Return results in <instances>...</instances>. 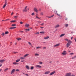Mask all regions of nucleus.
I'll return each instance as SVG.
<instances>
[{
	"label": "nucleus",
	"instance_id": "obj_13",
	"mask_svg": "<svg viewBox=\"0 0 76 76\" xmlns=\"http://www.w3.org/2000/svg\"><path fill=\"white\" fill-rule=\"evenodd\" d=\"M59 45H60V44H57L56 45H55L54 46V47H58V46H59Z\"/></svg>",
	"mask_w": 76,
	"mask_h": 76
},
{
	"label": "nucleus",
	"instance_id": "obj_49",
	"mask_svg": "<svg viewBox=\"0 0 76 76\" xmlns=\"http://www.w3.org/2000/svg\"><path fill=\"white\" fill-rule=\"evenodd\" d=\"M16 63H17L16 62H15L13 63V64H16Z\"/></svg>",
	"mask_w": 76,
	"mask_h": 76
},
{
	"label": "nucleus",
	"instance_id": "obj_2",
	"mask_svg": "<svg viewBox=\"0 0 76 76\" xmlns=\"http://www.w3.org/2000/svg\"><path fill=\"white\" fill-rule=\"evenodd\" d=\"M63 55V56H65V55H66L67 54V53H66V51L64 50L63 51V53H61Z\"/></svg>",
	"mask_w": 76,
	"mask_h": 76
},
{
	"label": "nucleus",
	"instance_id": "obj_21",
	"mask_svg": "<svg viewBox=\"0 0 76 76\" xmlns=\"http://www.w3.org/2000/svg\"><path fill=\"white\" fill-rule=\"evenodd\" d=\"M65 41H66L69 42L70 41V40H68V39H65Z\"/></svg>",
	"mask_w": 76,
	"mask_h": 76
},
{
	"label": "nucleus",
	"instance_id": "obj_39",
	"mask_svg": "<svg viewBox=\"0 0 76 76\" xmlns=\"http://www.w3.org/2000/svg\"><path fill=\"white\" fill-rule=\"evenodd\" d=\"M13 53H14V54H16L17 53H18V52H13Z\"/></svg>",
	"mask_w": 76,
	"mask_h": 76
},
{
	"label": "nucleus",
	"instance_id": "obj_34",
	"mask_svg": "<svg viewBox=\"0 0 76 76\" xmlns=\"http://www.w3.org/2000/svg\"><path fill=\"white\" fill-rule=\"evenodd\" d=\"M6 5H6V4H4L3 7V8H4V7H6Z\"/></svg>",
	"mask_w": 76,
	"mask_h": 76
},
{
	"label": "nucleus",
	"instance_id": "obj_53",
	"mask_svg": "<svg viewBox=\"0 0 76 76\" xmlns=\"http://www.w3.org/2000/svg\"><path fill=\"white\" fill-rule=\"evenodd\" d=\"M44 24V23H42V24H41V25H43Z\"/></svg>",
	"mask_w": 76,
	"mask_h": 76
},
{
	"label": "nucleus",
	"instance_id": "obj_63",
	"mask_svg": "<svg viewBox=\"0 0 76 76\" xmlns=\"http://www.w3.org/2000/svg\"><path fill=\"white\" fill-rule=\"evenodd\" d=\"M2 70V69H0V72H1Z\"/></svg>",
	"mask_w": 76,
	"mask_h": 76
},
{
	"label": "nucleus",
	"instance_id": "obj_47",
	"mask_svg": "<svg viewBox=\"0 0 76 76\" xmlns=\"http://www.w3.org/2000/svg\"><path fill=\"white\" fill-rule=\"evenodd\" d=\"M20 24H23V22H20Z\"/></svg>",
	"mask_w": 76,
	"mask_h": 76
},
{
	"label": "nucleus",
	"instance_id": "obj_25",
	"mask_svg": "<svg viewBox=\"0 0 76 76\" xmlns=\"http://www.w3.org/2000/svg\"><path fill=\"white\" fill-rule=\"evenodd\" d=\"M65 27L67 28L68 26H69V25L68 24H66L65 25Z\"/></svg>",
	"mask_w": 76,
	"mask_h": 76
},
{
	"label": "nucleus",
	"instance_id": "obj_59",
	"mask_svg": "<svg viewBox=\"0 0 76 76\" xmlns=\"http://www.w3.org/2000/svg\"><path fill=\"white\" fill-rule=\"evenodd\" d=\"M13 12H12V13L11 14V15H13Z\"/></svg>",
	"mask_w": 76,
	"mask_h": 76
},
{
	"label": "nucleus",
	"instance_id": "obj_26",
	"mask_svg": "<svg viewBox=\"0 0 76 76\" xmlns=\"http://www.w3.org/2000/svg\"><path fill=\"white\" fill-rule=\"evenodd\" d=\"M28 43L29 45H31V46H32V44L30 42H28Z\"/></svg>",
	"mask_w": 76,
	"mask_h": 76
},
{
	"label": "nucleus",
	"instance_id": "obj_5",
	"mask_svg": "<svg viewBox=\"0 0 76 76\" xmlns=\"http://www.w3.org/2000/svg\"><path fill=\"white\" fill-rule=\"evenodd\" d=\"M56 72L55 71H53L51 73H50V76H51V75H54V73H55Z\"/></svg>",
	"mask_w": 76,
	"mask_h": 76
},
{
	"label": "nucleus",
	"instance_id": "obj_18",
	"mask_svg": "<svg viewBox=\"0 0 76 76\" xmlns=\"http://www.w3.org/2000/svg\"><path fill=\"white\" fill-rule=\"evenodd\" d=\"M54 12H56V14H57V15H58V16H60V14H58V13H57V11H56V10H55L54 11Z\"/></svg>",
	"mask_w": 76,
	"mask_h": 76
},
{
	"label": "nucleus",
	"instance_id": "obj_50",
	"mask_svg": "<svg viewBox=\"0 0 76 76\" xmlns=\"http://www.w3.org/2000/svg\"><path fill=\"white\" fill-rule=\"evenodd\" d=\"M34 15V13L33 12V13H32V14H31V15H32V16H33V15Z\"/></svg>",
	"mask_w": 76,
	"mask_h": 76
},
{
	"label": "nucleus",
	"instance_id": "obj_56",
	"mask_svg": "<svg viewBox=\"0 0 76 76\" xmlns=\"http://www.w3.org/2000/svg\"><path fill=\"white\" fill-rule=\"evenodd\" d=\"M25 75H26V76H28V75L27 74H25Z\"/></svg>",
	"mask_w": 76,
	"mask_h": 76
},
{
	"label": "nucleus",
	"instance_id": "obj_37",
	"mask_svg": "<svg viewBox=\"0 0 76 76\" xmlns=\"http://www.w3.org/2000/svg\"><path fill=\"white\" fill-rule=\"evenodd\" d=\"M1 35H2L3 36H4V33H2L1 34Z\"/></svg>",
	"mask_w": 76,
	"mask_h": 76
},
{
	"label": "nucleus",
	"instance_id": "obj_22",
	"mask_svg": "<svg viewBox=\"0 0 76 76\" xmlns=\"http://www.w3.org/2000/svg\"><path fill=\"white\" fill-rule=\"evenodd\" d=\"M34 55L35 56H39V54L38 53H35Z\"/></svg>",
	"mask_w": 76,
	"mask_h": 76
},
{
	"label": "nucleus",
	"instance_id": "obj_8",
	"mask_svg": "<svg viewBox=\"0 0 76 76\" xmlns=\"http://www.w3.org/2000/svg\"><path fill=\"white\" fill-rule=\"evenodd\" d=\"M34 11L35 12H36L38 13V10H37V8H34Z\"/></svg>",
	"mask_w": 76,
	"mask_h": 76
},
{
	"label": "nucleus",
	"instance_id": "obj_42",
	"mask_svg": "<svg viewBox=\"0 0 76 76\" xmlns=\"http://www.w3.org/2000/svg\"><path fill=\"white\" fill-rule=\"evenodd\" d=\"M16 72H19V70L18 69H17L16 70Z\"/></svg>",
	"mask_w": 76,
	"mask_h": 76
},
{
	"label": "nucleus",
	"instance_id": "obj_43",
	"mask_svg": "<svg viewBox=\"0 0 76 76\" xmlns=\"http://www.w3.org/2000/svg\"><path fill=\"white\" fill-rule=\"evenodd\" d=\"M76 58L75 56H74V57H72V59H74V58Z\"/></svg>",
	"mask_w": 76,
	"mask_h": 76
},
{
	"label": "nucleus",
	"instance_id": "obj_61",
	"mask_svg": "<svg viewBox=\"0 0 76 76\" xmlns=\"http://www.w3.org/2000/svg\"><path fill=\"white\" fill-rule=\"evenodd\" d=\"M70 76H75V75H71Z\"/></svg>",
	"mask_w": 76,
	"mask_h": 76
},
{
	"label": "nucleus",
	"instance_id": "obj_30",
	"mask_svg": "<svg viewBox=\"0 0 76 76\" xmlns=\"http://www.w3.org/2000/svg\"><path fill=\"white\" fill-rule=\"evenodd\" d=\"M18 18V16H15L14 17V18H15V19Z\"/></svg>",
	"mask_w": 76,
	"mask_h": 76
},
{
	"label": "nucleus",
	"instance_id": "obj_45",
	"mask_svg": "<svg viewBox=\"0 0 76 76\" xmlns=\"http://www.w3.org/2000/svg\"><path fill=\"white\" fill-rule=\"evenodd\" d=\"M13 27H11L10 28V29H13Z\"/></svg>",
	"mask_w": 76,
	"mask_h": 76
},
{
	"label": "nucleus",
	"instance_id": "obj_4",
	"mask_svg": "<svg viewBox=\"0 0 76 76\" xmlns=\"http://www.w3.org/2000/svg\"><path fill=\"white\" fill-rule=\"evenodd\" d=\"M60 27V25L59 24H57L55 26V28H59Z\"/></svg>",
	"mask_w": 76,
	"mask_h": 76
},
{
	"label": "nucleus",
	"instance_id": "obj_17",
	"mask_svg": "<svg viewBox=\"0 0 76 76\" xmlns=\"http://www.w3.org/2000/svg\"><path fill=\"white\" fill-rule=\"evenodd\" d=\"M40 34H44L45 33V32L44 31H41L40 32Z\"/></svg>",
	"mask_w": 76,
	"mask_h": 76
},
{
	"label": "nucleus",
	"instance_id": "obj_10",
	"mask_svg": "<svg viewBox=\"0 0 76 76\" xmlns=\"http://www.w3.org/2000/svg\"><path fill=\"white\" fill-rule=\"evenodd\" d=\"M26 69H27V70H29L30 69L29 66H28V65H26Z\"/></svg>",
	"mask_w": 76,
	"mask_h": 76
},
{
	"label": "nucleus",
	"instance_id": "obj_51",
	"mask_svg": "<svg viewBox=\"0 0 76 76\" xmlns=\"http://www.w3.org/2000/svg\"><path fill=\"white\" fill-rule=\"evenodd\" d=\"M35 34H39V33L38 32L37 33H36Z\"/></svg>",
	"mask_w": 76,
	"mask_h": 76
},
{
	"label": "nucleus",
	"instance_id": "obj_7",
	"mask_svg": "<svg viewBox=\"0 0 76 76\" xmlns=\"http://www.w3.org/2000/svg\"><path fill=\"white\" fill-rule=\"evenodd\" d=\"M15 69H13L12 70L11 74H13V73H14V72H15Z\"/></svg>",
	"mask_w": 76,
	"mask_h": 76
},
{
	"label": "nucleus",
	"instance_id": "obj_16",
	"mask_svg": "<svg viewBox=\"0 0 76 76\" xmlns=\"http://www.w3.org/2000/svg\"><path fill=\"white\" fill-rule=\"evenodd\" d=\"M64 35H65V34H61V35H60V37H63Z\"/></svg>",
	"mask_w": 76,
	"mask_h": 76
},
{
	"label": "nucleus",
	"instance_id": "obj_40",
	"mask_svg": "<svg viewBox=\"0 0 76 76\" xmlns=\"http://www.w3.org/2000/svg\"><path fill=\"white\" fill-rule=\"evenodd\" d=\"M36 48L38 49V48H41V47H37Z\"/></svg>",
	"mask_w": 76,
	"mask_h": 76
},
{
	"label": "nucleus",
	"instance_id": "obj_57",
	"mask_svg": "<svg viewBox=\"0 0 76 76\" xmlns=\"http://www.w3.org/2000/svg\"><path fill=\"white\" fill-rule=\"evenodd\" d=\"M73 37H72L71 38V39H73Z\"/></svg>",
	"mask_w": 76,
	"mask_h": 76
},
{
	"label": "nucleus",
	"instance_id": "obj_41",
	"mask_svg": "<svg viewBox=\"0 0 76 76\" xmlns=\"http://www.w3.org/2000/svg\"><path fill=\"white\" fill-rule=\"evenodd\" d=\"M40 15H44V14H43V12H41L40 13Z\"/></svg>",
	"mask_w": 76,
	"mask_h": 76
},
{
	"label": "nucleus",
	"instance_id": "obj_62",
	"mask_svg": "<svg viewBox=\"0 0 76 76\" xmlns=\"http://www.w3.org/2000/svg\"><path fill=\"white\" fill-rule=\"evenodd\" d=\"M65 20H67V18H66Z\"/></svg>",
	"mask_w": 76,
	"mask_h": 76
},
{
	"label": "nucleus",
	"instance_id": "obj_44",
	"mask_svg": "<svg viewBox=\"0 0 76 76\" xmlns=\"http://www.w3.org/2000/svg\"><path fill=\"white\" fill-rule=\"evenodd\" d=\"M36 18H37V19H40V18L38 17V16H36Z\"/></svg>",
	"mask_w": 76,
	"mask_h": 76
},
{
	"label": "nucleus",
	"instance_id": "obj_33",
	"mask_svg": "<svg viewBox=\"0 0 76 76\" xmlns=\"http://www.w3.org/2000/svg\"><path fill=\"white\" fill-rule=\"evenodd\" d=\"M9 34L8 31H6V32H5V34Z\"/></svg>",
	"mask_w": 76,
	"mask_h": 76
},
{
	"label": "nucleus",
	"instance_id": "obj_60",
	"mask_svg": "<svg viewBox=\"0 0 76 76\" xmlns=\"http://www.w3.org/2000/svg\"><path fill=\"white\" fill-rule=\"evenodd\" d=\"M42 43H43V44H45V43H46V42H43Z\"/></svg>",
	"mask_w": 76,
	"mask_h": 76
},
{
	"label": "nucleus",
	"instance_id": "obj_14",
	"mask_svg": "<svg viewBox=\"0 0 76 76\" xmlns=\"http://www.w3.org/2000/svg\"><path fill=\"white\" fill-rule=\"evenodd\" d=\"M25 27H29V24H26L25 25Z\"/></svg>",
	"mask_w": 76,
	"mask_h": 76
},
{
	"label": "nucleus",
	"instance_id": "obj_58",
	"mask_svg": "<svg viewBox=\"0 0 76 76\" xmlns=\"http://www.w3.org/2000/svg\"><path fill=\"white\" fill-rule=\"evenodd\" d=\"M9 20V19H7L6 20Z\"/></svg>",
	"mask_w": 76,
	"mask_h": 76
},
{
	"label": "nucleus",
	"instance_id": "obj_9",
	"mask_svg": "<svg viewBox=\"0 0 76 76\" xmlns=\"http://www.w3.org/2000/svg\"><path fill=\"white\" fill-rule=\"evenodd\" d=\"M36 67H38V68H41V67H42L41 66L39 65H36Z\"/></svg>",
	"mask_w": 76,
	"mask_h": 76
},
{
	"label": "nucleus",
	"instance_id": "obj_52",
	"mask_svg": "<svg viewBox=\"0 0 76 76\" xmlns=\"http://www.w3.org/2000/svg\"><path fill=\"white\" fill-rule=\"evenodd\" d=\"M43 49H46V47H44V48H43Z\"/></svg>",
	"mask_w": 76,
	"mask_h": 76
},
{
	"label": "nucleus",
	"instance_id": "obj_29",
	"mask_svg": "<svg viewBox=\"0 0 76 76\" xmlns=\"http://www.w3.org/2000/svg\"><path fill=\"white\" fill-rule=\"evenodd\" d=\"M16 25L15 24H12V26H16Z\"/></svg>",
	"mask_w": 76,
	"mask_h": 76
},
{
	"label": "nucleus",
	"instance_id": "obj_1",
	"mask_svg": "<svg viewBox=\"0 0 76 76\" xmlns=\"http://www.w3.org/2000/svg\"><path fill=\"white\" fill-rule=\"evenodd\" d=\"M71 43H72V41H71L68 42L67 44L66 45L67 46V47H69V46L70 45V44H71Z\"/></svg>",
	"mask_w": 76,
	"mask_h": 76
},
{
	"label": "nucleus",
	"instance_id": "obj_3",
	"mask_svg": "<svg viewBox=\"0 0 76 76\" xmlns=\"http://www.w3.org/2000/svg\"><path fill=\"white\" fill-rule=\"evenodd\" d=\"M50 73V71H47L45 72V75H48V74H49Z\"/></svg>",
	"mask_w": 76,
	"mask_h": 76
},
{
	"label": "nucleus",
	"instance_id": "obj_48",
	"mask_svg": "<svg viewBox=\"0 0 76 76\" xmlns=\"http://www.w3.org/2000/svg\"><path fill=\"white\" fill-rule=\"evenodd\" d=\"M12 28L13 29H15V28H16V27H13Z\"/></svg>",
	"mask_w": 76,
	"mask_h": 76
},
{
	"label": "nucleus",
	"instance_id": "obj_28",
	"mask_svg": "<svg viewBox=\"0 0 76 76\" xmlns=\"http://www.w3.org/2000/svg\"><path fill=\"white\" fill-rule=\"evenodd\" d=\"M34 66H31V68H30V69H31V70H33V69H34Z\"/></svg>",
	"mask_w": 76,
	"mask_h": 76
},
{
	"label": "nucleus",
	"instance_id": "obj_64",
	"mask_svg": "<svg viewBox=\"0 0 76 76\" xmlns=\"http://www.w3.org/2000/svg\"><path fill=\"white\" fill-rule=\"evenodd\" d=\"M39 11H41V9H39Z\"/></svg>",
	"mask_w": 76,
	"mask_h": 76
},
{
	"label": "nucleus",
	"instance_id": "obj_12",
	"mask_svg": "<svg viewBox=\"0 0 76 76\" xmlns=\"http://www.w3.org/2000/svg\"><path fill=\"white\" fill-rule=\"evenodd\" d=\"M70 75H71V73H68L65 76H70Z\"/></svg>",
	"mask_w": 76,
	"mask_h": 76
},
{
	"label": "nucleus",
	"instance_id": "obj_35",
	"mask_svg": "<svg viewBox=\"0 0 76 76\" xmlns=\"http://www.w3.org/2000/svg\"><path fill=\"white\" fill-rule=\"evenodd\" d=\"M70 55H73L74 54V53H69Z\"/></svg>",
	"mask_w": 76,
	"mask_h": 76
},
{
	"label": "nucleus",
	"instance_id": "obj_15",
	"mask_svg": "<svg viewBox=\"0 0 76 76\" xmlns=\"http://www.w3.org/2000/svg\"><path fill=\"white\" fill-rule=\"evenodd\" d=\"M50 38V37L49 36H47V37H44V39H48Z\"/></svg>",
	"mask_w": 76,
	"mask_h": 76
},
{
	"label": "nucleus",
	"instance_id": "obj_36",
	"mask_svg": "<svg viewBox=\"0 0 76 76\" xmlns=\"http://www.w3.org/2000/svg\"><path fill=\"white\" fill-rule=\"evenodd\" d=\"M7 70H8V68H6V69H5L4 70L5 72H6V71H7Z\"/></svg>",
	"mask_w": 76,
	"mask_h": 76
},
{
	"label": "nucleus",
	"instance_id": "obj_31",
	"mask_svg": "<svg viewBox=\"0 0 76 76\" xmlns=\"http://www.w3.org/2000/svg\"><path fill=\"white\" fill-rule=\"evenodd\" d=\"M18 40V41H20V40H21V38H16Z\"/></svg>",
	"mask_w": 76,
	"mask_h": 76
},
{
	"label": "nucleus",
	"instance_id": "obj_55",
	"mask_svg": "<svg viewBox=\"0 0 76 76\" xmlns=\"http://www.w3.org/2000/svg\"><path fill=\"white\" fill-rule=\"evenodd\" d=\"M1 66H2V64H0V67H1Z\"/></svg>",
	"mask_w": 76,
	"mask_h": 76
},
{
	"label": "nucleus",
	"instance_id": "obj_11",
	"mask_svg": "<svg viewBox=\"0 0 76 76\" xmlns=\"http://www.w3.org/2000/svg\"><path fill=\"white\" fill-rule=\"evenodd\" d=\"M5 61L6 60L4 59L1 60H0V62H1V63H3V62Z\"/></svg>",
	"mask_w": 76,
	"mask_h": 76
},
{
	"label": "nucleus",
	"instance_id": "obj_54",
	"mask_svg": "<svg viewBox=\"0 0 76 76\" xmlns=\"http://www.w3.org/2000/svg\"><path fill=\"white\" fill-rule=\"evenodd\" d=\"M41 29H43V28H44V27H41Z\"/></svg>",
	"mask_w": 76,
	"mask_h": 76
},
{
	"label": "nucleus",
	"instance_id": "obj_32",
	"mask_svg": "<svg viewBox=\"0 0 76 76\" xmlns=\"http://www.w3.org/2000/svg\"><path fill=\"white\" fill-rule=\"evenodd\" d=\"M16 22V20H14L11 21H10V22Z\"/></svg>",
	"mask_w": 76,
	"mask_h": 76
},
{
	"label": "nucleus",
	"instance_id": "obj_23",
	"mask_svg": "<svg viewBox=\"0 0 76 76\" xmlns=\"http://www.w3.org/2000/svg\"><path fill=\"white\" fill-rule=\"evenodd\" d=\"M25 58V57H21L20 58V59L21 60H23Z\"/></svg>",
	"mask_w": 76,
	"mask_h": 76
},
{
	"label": "nucleus",
	"instance_id": "obj_19",
	"mask_svg": "<svg viewBox=\"0 0 76 76\" xmlns=\"http://www.w3.org/2000/svg\"><path fill=\"white\" fill-rule=\"evenodd\" d=\"M29 56V54H26L25 55H24V57L25 58V57H27V56Z\"/></svg>",
	"mask_w": 76,
	"mask_h": 76
},
{
	"label": "nucleus",
	"instance_id": "obj_20",
	"mask_svg": "<svg viewBox=\"0 0 76 76\" xmlns=\"http://www.w3.org/2000/svg\"><path fill=\"white\" fill-rule=\"evenodd\" d=\"M53 16H54V15H53L52 16H50L49 17L48 16H47V18H52V17H53Z\"/></svg>",
	"mask_w": 76,
	"mask_h": 76
},
{
	"label": "nucleus",
	"instance_id": "obj_38",
	"mask_svg": "<svg viewBox=\"0 0 76 76\" xmlns=\"http://www.w3.org/2000/svg\"><path fill=\"white\" fill-rule=\"evenodd\" d=\"M39 64H42V62H39Z\"/></svg>",
	"mask_w": 76,
	"mask_h": 76
},
{
	"label": "nucleus",
	"instance_id": "obj_46",
	"mask_svg": "<svg viewBox=\"0 0 76 76\" xmlns=\"http://www.w3.org/2000/svg\"><path fill=\"white\" fill-rule=\"evenodd\" d=\"M29 30H30L29 29H25V31H29Z\"/></svg>",
	"mask_w": 76,
	"mask_h": 76
},
{
	"label": "nucleus",
	"instance_id": "obj_6",
	"mask_svg": "<svg viewBox=\"0 0 76 76\" xmlns=\"http://www.w3.org/2000/svg\"><path fill=\"white\" fill-rule=\"evenodd\" d=\"M28 7V6H26L24 10H23V12H27V10L26 9V8Z\"/></svg>",
	"mask_w": 76,
	"mask_h": 76
},
{
	"label": "nucleus",
	"instance_id": "obj_24",
	"mask_svg": "<svg viewBox=\"0 0 76 76\" xmlns=\"http://www.w3.org/2000/svg\"><path fill=\"white\" fill-rule=\"evenodd\" d=\"M7 0H5V4H6L7 5V1H6Z\"/></svg>",
	"mask_w": 76,
	"mask_h": 76
},
{
	"label": "nucleus",
	"instance_id": "obj_27",
	"mask_svg": "<svg viewBox=\"0 0 76 76\" xmlns=\"http://www.w3.org/2000/svg\"><path fill=\"white\" fill-rule=\"evenodd\" d=\"M19 61H20V59H18L17 60H16V62H19Z\"/></svg>",
	"mask_w": 76,
	"mask_h": 76
}]
</instances>
